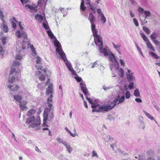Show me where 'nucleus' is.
<instances>
[{
	"label": "nucleus",
	"instance_id": "1",
	"mask_svg": "<svg viewBox=\"0 0 160 160\" xmlns=\"http://www.w3.org/2000/svg\"><path fill=\"white\" fill-rule=\"evenodd\" d=\"M100 52L103 53L105 57L108 56L110 62V68L112 71V77H116L115 72H117L120 78H123L124 71L121 68H119V63L115 58L114 55L111 52L108 48H101V50L99 49Z\"/></svg>",
	"mask_w": 160,
	"mask_h": 160
},
{
	"label": "nucleus",
	"instance_id": "2",
	"mask_svg": "<svg viewBox=\"0 0 160 160\" xmlns=\"http://www.w3.org/2000/svg\"><path fill=\"white\" fill-rule=\"evenodd\" d=\"M88 19L91 24V30L94 37L95 43L96 45L98 46L99 49L100 48L101 49V48L103 47L102 39L101 37L97 34L98 31L94 23L95 17L92 13L89 14Z\"/></svg>",
	"mask_w": 160,
	"mask_h": 160
},
{
	"label": "nucleus",
	"instance_id": "3",
	"mask_svg": "<svg viewBox=\"0 0 160 160\" xmlns=\"http://www.w3.org/2000/svg\"><path fill=\"white\" fill-rule=\"evenodd\" d=\"M23 40L22 43L17 42L15 46L16 49V54L15 58L17 60H21L25 55V50L26 48V44L28 42H24Z\"/></svg>",
	"mask_w": 160,
	"mask_h": 160
},
{
	"label": "nucleus",
	"instance_id": "4",
	"mask_svg": "<svg viewBox=\"0 0 160 160\" xmlns=\"http://www.w3.org/2000/svg\"><path fill=\"white\" fill-rule=\"evenodd\" d=\"M89 95L90 94L88 93H87L86 95H85V96H86V99L88 101L89 103L92 105L91 107L92 109V112H103V111H107L108 108H109V106H105V104L102 105H100L99 104L95 103V102H94L90 98L88 97L89 96Z\"/></svg>",
	"mask_w": 160,
	"mask_h": 160
},
{
	"label": "nucleus",
	"instance_id": "5",
	"mask_svg": "<svg viewBox=\"0 0 160 160\" xmlns=\"http://www.w3.org/2000/svg\"><path fill=\"white\" fill-rule=\"evenodd\" d=\"M48 108H45L43 114L44 123L47 121L48 119L49 121H51L52 120L54 117L53 114V108L51 104H49L48 105Z\"/></svg>",
	"mask_w": 160,
	"mask_h": 160
},
{
	"label": "nucleus",
	"instance_id": "6",
	"mask_svg": "<svg viewBox=\"0 0 160 160\" xmlns=\"http://www.w3.org/2000/svg\"><path fill=\"white\" fill-rule=\"evenodd\" d=\"M27 122L30 124L29 127L35 128L36 130L40 129L39 126L40 125L41 120L39 117H36L35 118L34 116L29 117L27 119Z\"/></svg>",
	"mask_w": 160,
	"mask_h": 160
},
{
	"label": "nucleus",
	"instance_id": "7",
	"mask_svg": "<svg viewBox=\"0 0 160 160\" xmlns=\"http://www.w3.org/2000/svg\"><path fill=\"white\" fill-rule=\"evenodd\" d=\"M19 72V70L17 68H13L12 69L8 79L9 83H12L19 80V78L18 76Z\"/></svg>",
	"mask_w": 160,
	"mask_h": 160
},
{
	"label": "nucleus",
	"instance_id": "8",
	"mask_svg": "<svg viewBox=\"0 0 160 160\" xmlns=\"http://www.w3.org/2000/svg\"><path fill=\"white\" fill-rule=\"evenodd\" d=\"M60 45L59 44V46H58V48L56 49V52L60 55L62 59L65 62L67 68L69 70L72 68V67L71 63L68 60L65 54L63 51L62 48H60Z\"/></svg>",
	"mask_w": 160,
	"mask_h": 160
},
{
	"label": "nucleus",
	"instance_id": "9",
	"mask_svg": "<svg viewBox=\"0 0 160 160\" xmlns=\"http://www.w3.org/2000/svg\"><path fill=\"white\" fill-rule=\"evenodd\" d=\"M20 30H17L15 32V35L17 37L21 39L23 38V40H25L24 42H28V39L27 38V35L26 33L22 31L23 28L22 26V23L19 22L18 24Z\"/></svg>",
	"mask_w": 160,
	"mask_h": 160
},
{
	"label": "nucleus",
	"instance_id": "10",
	"mask_svg": "<svg viewBox=\"0 0 160 160\" xmlns=\"http://www.w3.org/2000/svg\"><path fill=\"white\" fill-rule=\"evenodd\" d=\"M125 100V97L124 96H120L119 95L115 99L114 101L111 103V105H105V106H109V108L107 111V112L112 109L113 108L114 106L117 104H118L119 103H121L124 102Z\"/></svg>",
	"mask_w": 160,
	"mask_h": 160
},
{
	"label": "nucleus",
	"instance_id": "11",
	"mask_svg": "<svg viewBox=\"0 0 160 160\" xmlns=\"http://www.w3.org/2000/svg\"><path fill=\"white\" fill-rule=\"evenodd\" d=\"M47 32L50 38L53 40L54 45L56 48V49L58 48V47L59 46V44L60 45V48H62L60 43L57 40L56 37L54 36L50 29L48 30L47 31Z\"/></svg>",
	"mask_w": 160,
	"mask_h": 160
},
{
	"label": "nucleus",
	"instance_id": "12",
	"mask_svg": "<svg viewBox=\"0 0 160 160\" xmlns=\"http://www.w3.org/2000/svg\"><path fill=\"white\" fill-rule=\"evenodd\" d=\"M41 71H38L36 72V74L37 75H40L38 77V78L41 81H43L46 79V76H47L46 74V70L45 69H42Z\"/></svg>",
	"mask_w": 160,
	"mask_h": 160
},
{
	"label": "nucleus",
	"instance_id": "13",
	"mask_svg": "<svg viewBox=\"0 0 160 160\" xmlns=\"http://www.w3.org/2000/svg\"><path fill=\"white\" fill-rule=\"evenodd\" d=\"M127 72H126L127 78L128 82L134 81H135L134 73L128 68H127Z\"/></svg>",
	"mask_w": 160,
	"mask_h": 160
},
{
	"label": "nucleus",
	"instance_id": "14",
	"mask_svg": "<svg viewBox=\"0 0 160 160\" xmlns=\"http://www.w3.org/2000/svg\"><path fill=\"white\" fill-rule=\"evenodd\" d=\"M25 9L28 11H30L32 12H36L37 10V6L34 3L32 5H25Z\"/></svg>",
	"mask_w": 160,
	"mask_h": 160
},
{
	"label": "nucleus",
	"instance_id": "15",
	"mask_svg": "<svg viewBox=\"0 0 160 160\" xmlns=\"http://www.w3.org/2000/svg\"><path fill=\"white\" fill-rule=\"evenodd\" d=\"M88 7L94 13L96 12L97 5L95 4H90V0H86Z\"/></svg>",
	"mask_w": 160,
	"mask_h": 160
},
{
	"label": "nucleus",
	"instance_id": "16",
	"mask_svg": "<svg viewBox=\"0 0 160 160\" xmlns=\"http://www.w3.org/2000/svg\"><path fill=\"white\" fill-rule=\"evenodd\" d=\"M120 93L123 95L127 99L130 98L131 94L130 92L124 88L122 89L119 92Z\"/></svg>",
	"mask_w": 160,
	"mask_h": 160
},
{
	"label": "nucleus",
	"instance_id": "17",
	"mask_svg": "<svg viewBox=\"0 0 160 160\" xmlns=\"http://www.w3.org/2000/svg\"><path fill=\"white\" fill-rule=\"evenodd\" d=\"M80 87L84 95H86L88 93V91L86 87V84L83 82L80 83Z\"/></svg>",
	"mask_w": 160,
	"mask_h": 160
},
{
	"label": "nucleus",
	"instance_id": "18",
	"mask_svg": "<svg viewBox=\"0 0 160 160\" xmlns=\"http://www.w3.org/2000/svg\"><path fill=\"white\" fill-rule=\"evenodd\" d=\"M27 103V102L25 100L20 101L19 102L20 107L22 111H25L27 110V107L26 106Z\"/></svg>",
	"mask_w": 160,
	"mask_h": 160
},
{
	"label": "nucleus",
	"instance_id": "19",
	"mask_svg": "<svg viewBox=\"0 0 160 160\" xmlns=\"http://www.w3.org/2000/svg\"><path fill=\"white\" fill-rule=\"evenodd\" d=\"M37 64L36 65V68L38 70H41L42 68V67L41 64V58L39 56L37 57Z\"/></svg>",
	"mask_w": 160,
	"mask_h": 160
},
{
	"label": "nucleus",
	"instance_id": "20",
	"mask_svg": "<svg viewBox=\"0 0 160 160\" xmlns=\"http://www.w3.org/2000/svg\"><path fill=\"white\" fill-rule=\"evenodd\" d=\"M2 23V24L1 25V28L4 32L7 33L8 31L7 25L5 21H3Z\"/></svg>",
	"mask_w": 160,
	"mask_h": 160
},
{
	"label": "nucleus",
	"instance_id": "21",
	"mask_svg": "<svg viewBox=\"0 0 160 160\" xmlns=\"http://www.w3.org/2000/svg\"><path fill=\"white\" fill-rule=\"evenodd\" d=\"M53 85L52 84H50L46 90V93L47 94H51L53 93Z\"/></svg>",
	"mask_w": 160,
	"mask_h": 160
},
{
	"label": "nucleus",
	"instance_id": "22",
	"mask_svg": "<svg viewBox=\"0 0 160 160\" xmlns=\"http://www.w3.org/2000/svg\"><path fill=\"white\" fill-rule=\"evenodd\" d=\"M8 87L9 88H10L11 91H17L19 88V87L18 85L16 84L13 85H8Z\"/></svg>",
	"mask_w": 160,
	"mask_h": 160
},
{
	"label": "nucleus",
	"instance_id": "23",
	"mask_svg": "<svg viewBox=\"0 0 160 160\" xmlns=\"http://www.w3.org/2000/svg\"><path fill=\"white\" fill-rule=\"evenodd\" d=\"M81 2L80 6V9L81 12L82 13L84 12L86 9V7L84 6V0H81Z\"/></svg>",
	"mask_w": 160,
	"mask_h": 160
},
{
	"label": "nucleus",
	"instance_id": "24",
	"mask_svg": "<svg viewBox=\"0 0 160 160\" xmlns=\"http://www.w3.org/2000/svg\"><path fill=\"white\" fill-rule=\"evenodd\" d=\"M63 145L65 147L67 150L70 153H71L72 151V148L70 146L69 144H68L67 142H64Z\"/></svg>",
	"mask_w": 160,
	"mask_h": 160
},
{
	"label": "nucleus",
	"instance_id": "25",
	"mask_svg": "<svg viewBox=\"0 0 160 160\" xmlns=\"http://www.w3.org/2000/svg\"><path fill=\"white\" fill-rule=\"evenodd\" d=\"M35 18L39 22L42 23L43 21H45L46 19L43 18L42 16L38 14H37L35 16Z\"/></svg>",
	"mask_w": 160,
	"mask_h": 160
},
{
	"label": "nucleus",
	"instance_id": "26",
	"mask_svg": "<svg viewBox=\"0 0 160 160\" xmlns=\"http://www.w3.org/2000/svg\"><path fill=\"white\" fill-rule=\"evenodd\" d=\"M143 112L148 118H149L151 120H154L156 122V123H157V122L154 119V118L153 116H152L149 113L145 110H143Z\"/></svg>",
	"mask_w": 160,
	"mask_h": 160
},
{
	"label": "nucleus",
	"instance_id": "27",
	"mask_svg": "<svg viewBox=\"0 0 160 160\" xmlns=\"http://www.w3.org/2000/svg\"><path fill=\"white\" fill-rule=\"evenodd\" d=\"M36 111L35 109H32L28 111L27 114V116L29 117H32L35 113Z\"/></svg>",
	"mask_w": 160,
	"mask_h": 160
},
{
	"label": "nucleus",
	"instance_id": "28",
	"mask_svg": "<svg viewBox=\"0 0 160 160\" xmlns=\"http://www.w3.org/2000/svg\"><path fill=\"white\" fill-rule=\"evenodd\" d=\"M146 45L148 48L152 50L154 52L155 51V50L154 48L152 46L149 41H148L146 42Z\"/></svg>",
	"mask_w": 160,
	"mask_h": 160
},
{
	"label": "nucleus",
	"instance_id": "29",
	"mask_svg": "<svg viewBox=\"0 0 160 160\" xmlns=\"http://www.w3.org/2000/svg\"><path fill=\"white\" fill-rule=\"evenodd\" d=\"M47 0H39L38 2V6L41 7L46 4Z\"/></svg>",
	"mask_w": 160,
	"mask_h": 160
},
{
	"label": "nucleus",
	"instance_id": "30",
	"mask_svg": "<svg viewBox=\"0 0 160 160\" xmlns=\"http://www.w3.org/2000/svg\"><path fill=\"white\" fill-rule=\"evenodd\" d=\"M158 37V34L155 32H153L150 35V38L152 41L156 40Z\"/></svg>",
	"mask_w": 160,
	"mask_h": 160
},
{
	"label": "nucleus",
	"instance_id": "31",
	"mask_svg": "<svg viewBox=\"0 0 160 160\" xmlns=\"http://www.w3.org/2000/svg\"><path fill=\"white\" fill-rule=\"evenodd\" d=\"M13 98L14 99L18 102H20L22 99V97L21 96L18 95H13Z\"/></svg>",
	"mask_w": 160,
	"mask_h": 160
},
{
	"label": "nucleus",
	"instance_id": "32",
	"mask_svg": "<svg viewBox=\"0 0 160 160\" xmlns=\"http://www.w3.org/2000/svg\"><path fill=\"white\" fill-rule=\"evenodd\" d=\"M42 23V25L44 28L46 30H49L50 29L49 27L48 24V22L45 20V21H43Z\"/></svg>",
	"mask_w": 160,
	"mask_h": 160
},
{
	"label": "nucleus",
	"instance_id": "33",
	"mask_svg": "<svg viewBox=\"0 0 160 160\" xmlns=\"http://www.w3.org/2000/svg\"><path fill=\"white\" fill-rule=\"evenodd\" d=\"M138 11L139 13L140 16H141L144 13V9L140 7H138Z\"/></svg>",
	"mask_w": 160,
	"mask_h": 160
},
{
	"label": "nucleus",
	"instance_id": "34",
	"mask_svg": "<svg viewBox=\"0 0 160 160\" xmlns=\"http://www.w3.org/2000/svg\"><path fill=\"white\" fill-rule=\"evenodd\" d=\"M113 46L114 48L116 49L118 51V53L120 54V45L118 44L115 45L114 43H113Z\"/></svg>",
	"mask_w": 160,
	"mask_h": 160
},
{
	"label": "nucleus",
	"instance_id": "35",
	"mask_svg": "<svg viewBox=\"0 0 160 160\" xmlns=\"http://www.w3.org/2000/svg\"><path fill=\"white\" fill-rule=\"evenodd\" d=\"M99 17H101V22L103 24L104 23L106 22V18L104 14H102V16Z\"/></svg>",
	"mask_w": 160,
	"mask_h": 160
},
{
	"label": "nucleus",
	"instance_id": "36",
	"mask_svg": "<svg viewBox=\"0 0 160 160\" xmlns=\"http://www.w3.org/2000/svg\"><path fill=\"white\" fill-rule=\"evenodd\" d=\"M7 36H4L1 38V41L3 45H5L6 43V41L7 39Z\"/></svg>",
	"mask_w": 160,
	"mask_h": 160
},
{
	"label": "nucleus",
	"instance_id": "37",
	"mask_svg": "<svg viewBox=\"0 0 160 160\" xmlns=\"http://www.w3.org/2000/svg\"><path fill=\"white\" fill-rule=\"evenodd\" d=\"M134 96L136 97H139V96H140V94L139 91V90L138 89H136L135 90L134 92Z\"/></svg>",
	"mask_w": 160,
	"mask_h": 160
},
{
	"label": "nucleus",
	"instance_id": "38",
	"mask_svg": "<svg viewBox=\"0 0 160 160\" xmlns=\"http://www.w3.org/2000/svg\"><path fill=\"white\" fill-rule=\"evenodd\" d=\"M144 13L145 15L144 17L145 19L147 17L150 16L151 15V13L148 11H144Z\"/></svg>",
	"mask_w": 160,
	"mask_h": 160
},
{
	"label": "nucleus",
	"instance_id": "39",
	"mask_svg": "<svg viewBox=\"0 0 160 160\" xmlns=\"http://www.w3.org/2000/svg\"><path fill=\"white\" fill-rule=\"evenodd\" d=\"M149 54L151 55L152 57L156 59H158L159 58V57L157 54L153 52H150Z\"/></svg>",
	"mask_w": 160,
	"mask_h": 160
},
{
	"label": "nucleus",
	"instance_id": "40",
	"mask_svg": "<svg viewBox=\"0 0 160 160\" xmlns=\"http://www.w3.org/2000/svg\"><path fill=\"white\" fill-rule=\"evenodd\" d=\"M141 36L143 39L147 42L148 41H149L148 38L145 36V35L143 33H141Z\"/></svg>",
	"mask_w": 160,
	"mask_h": 160
},
{
	"label": "nucleus",
	"instance_id": "41",
	"mask_svg": "<svg viewBox=\"0 0 160 160\" xmlns=\"http://www.w3.org/2000/svg\"><path fill=\"white\" fill-rule=\"evenodd\" d=\"M142 29L147 34H149L150 33V31L148 28L145 27H143Z\"/></svg>",
	"mask_w": 160,
	"mask_h": 160
},
{
	"label": "nucleus",
	"instance_id": "42",
	"mask_svg": "<svg viewBox=\"0 0 160 160\" xmlns=\"http://www.w3.org/2000/svg\"><path fill=\"white\" fill-rule=\"evenodd\" d=\"M146 158L143 154L139 155L138 156V160H146Z\"/></svg>",
	"mask_w": 160,
	"mask_h": 160
},
{
	"label": "nucleus",
	"instance_id": "43",
	"mask_svg": "<svg viewBox=\"0 0 160 160\" xmlns=\"http://www.w3.org/2000/svg\"><path fill=\"white\" fill-rule=\"evenodd\" d=\"M92 157H96L97 158H98V154L96 151L93 150L92 152Z\"/></svg>",
	"mask_w": 160,
	"mask_h": 160
},
{
	"label": "nucleus",
	"instance_id": "44",
	"mask_svg": "<svg viewBox=\"0 0 160 160\" xmlns=\"http://www.w3.org/2000/svg\"><path fill=\"white\" fill-rule=\"evenodd\" d=\"M147 154L149 156H152L154 154V152L152 150H149L147 152Z\"/></svg>",
	"mask_w": 160,
	"mask_h": 160
},
{
	"label": "nucleus",
	"instance_id": "45",
	"mask_svg": "<svg viewBox=\"0 0 160 160\" xmlns=\"http://www.w3.org/2000/svg\"><path fill=\"white\" fill-rule=\"evenodd\" d=\"M99 61H97L93 63L92 64H91L92 66L91 67V68H93L94 67H97L98 65V62Z\"/></svg>",
	"mask_w": 160,
	"mask_h": 160
},
{
	"label": "nucleus",
	"instance_id": "46",
	"mask_svg": "<svg viewBox=\"0 0 160 160\" xmlns=\"http://www.w3.org/2000/svg\"><path fill=\"white\" fill-rule=\"evenodd\" d=\"M4 53V51L3 49L2 44H0V55L2 56Z\"/></svg>",
	"mask_w": 160,
	"mask_h": 160
},
{
	"label": "nucleus",
	"instance_id": "47",
	"mask_svg": "<svg viewBox=\"0 0 160 160\" xmlns=\"http://www.w3.org/2000/svg\"><path fill=\"white\" fill-rule=\"evenodd\" d=\"M57 141L60 143H62L63 145L64 142H66L65 141H63V140L60 137H58L56 138Z\"/></svg>",
	"mask_w": 160,
	"mask_h": 160
},
{
	"label": "nucleus",
	"instance_id": "48",
	"mask_svg": "<svg viewBox=\"0 0 160 160\" xmlns=\"http://www.w3.org/2000/svg\"><path fill=\"white\" fill-rule=\"evenodd\" d=\"M52 94H51L50 95V96L48 98V106L49 105V104H51L50 103V102H52Z\"/></svg>",
	"mask_w": 160,
	"mask_h": 160
},
{
	"label": "nucleus",
	"instance_id": "49",
	"mask_svg": "<svg viewBox=\"0 0 160 160\" xmlns=\"http://www.w3.org/2000/svg\"><path fill=\"white\" fill-rule=\"evenodd\" d=\"M31 49L32 50V55L35 56L36 54V52L35 50V49L33 45H32L30 47Z\"/></svg>",
	"mask_w": 160,
	"mask_h": 160
},
{
	"label": "nucleus",
	"instance_id": "50",
	"mask_svg": "<svg viewBox=\"0 0 160 160\" xmlns=\"http://www.w3.org/2000/svg\"><path fill=\"white\" fill-rule=\"evenodd\" d=\"M38 88L40 89H43L44 88V86L42 85V83H39L38 84Z\"/></svg>",
	"mask_w": 160,
	"mask_h": 160
},
{
	"label": "nucleus",
	"instance_id": "51",
	"mask_svg": "<svg viewBox=\"0 0 160 160\" xmlns=\"http://www.w3.org/2000/svg\"><path fill=\"white\" fill-rule=\"evenodd\" d=\"M21 64V63L17 61H14L13 62V65L15 66H19Z\"/></svg>",
	"mask_w": 160,
	"mask_h": 160
},
{
	"label": "nucleus",
	"instance_id": "52",
	"mask_svg": "<svg viewBox=\"0 0 160 160\" xmlns=\"http://www.w3.org/2000/svg\"><path fill=\"white\" fill-rule=\"evenodd\" d=\"M133 22L136 27H138L139 24L137 20L135 18H133Z\"/></svg>",
	"mask_w": 160,
	"mask_h": 160
},
{
	"label": "nucleus",
	"instance_id": "53",
	"mask_svg": "<svg viewBox=\"0 0 160 160\" xmlns=\"http://www.w3.org/2000/svg\"><path fill=\"white\" fill-rule=\"evenodd\" d=\"M69 71L72 72V75L76 76H78V75L77 74L76 72V71L74 70L73 68H71V69Z\"/></svg>",
	"mask_w": 160,
	"mask_h": 160
},
{
	"label": "nucleus",
	"instance_id": "54",
	"mask_svg": "<svg viewBox=\"0 0 160 160\" xmlns=\"http://www.w3.org/2000/svg\"><path fill=\"white\" fill-rule=\"evenodd\" d=\"M107 139L108 140V142H111V143L112 142L113 139L112 138H111L109 135H107Z\"/></svg>",
	"mask_w": 160,
	"mask_h": 160
},
{
	"label": "nucleus",
	"instance_id": "55",
	"mask_svg": "<svg viewBox=\"0 0 160 160\" xmlns=\"http://www.w3.org/2000/svg\"><path fill=\"white\" fill-rule=\"evenodd\" d=\"M97 12L98 15V17L102 16V14H103L102 13V12L101 11V9H98L97 10Z\"/></svg>",
	"mask_w": 160,
	"mask_h": 160
},
{
	"label": "nucleus",
	"instance_id": "56",
	"mask_svg": "<svg viewBox=\"0 0 160 160\" xmlns=\"http://www.w3.org/2000/svg\"><path fill=\"white\" fill-rule=\"evenodd\" d=\"M153 42L157 46L160 48V42L158 40H156L153 41Z\"/></svg>",
	"mask_w": 160,
	"mask_h": 160
},
{
	"label": "nucleus",
	"instance_id": "57",
	"mask_svg": "<svg viewBox=\"0 0 160 160\" xmlns=\"http://www.w3.org/2000/svg\"><path fill=\"white\" fill-rule=\"evenodd\" d=\"M133 85L134 84L133 82H130V83L129 84L128 86V88L130 90L132 89L133 88Z\"/></svg>",
	"mask_w": 160,
	"mask_h": 160
},
{
	"label": "nucleus",
	"instance_id": "58",
	"mask_svg": "<svg viewBox=\"0 0 160 160\" xmlns=\"http://www.w3.org/2000/svg\"><path fill=\"white\" fill-rule=\"evenodd\" d=\"M78 77H75L74 78L76 79V80L78 82H80L82 80V78H81L78 77V76H77Z\"/></svg>",
	"mask_w": 160,
	"mask_h": 160
},
{
	"label": "nucleus",
	"instance_id": "59",
	"mask_svg": "<svg viewBox=\"0 0 160 160\" xmlns=\"http://www.w3.org/2000/svg\"><path fill=\"white\" fill-rule=\"evenodd\" d=\"M4 18V16L3 15V14L2 12L0 11V18L2 19V21L3 22L4 21L3 18Z\"/></svg>",
	"mask_w": 160,
	"mask_h": 160
},
{
	"label": "nucleus",
	"instance_id": "60",
	"mask_svg": "<svg viewBox=\"0 0 160 160\" xmlns=\"http://www.w3.org/2000/svg\"><path fill=\"white\" fill-rule=\"evenodd\" d=\"M60 10L62 12L63 14V16L64 17L66 15L65 12V10L64 8H60Z\"/></svg>",
	"mask_w": 160,
	"mask_h": 160
},
{
	"label": "nucleus",
	"instance_id": "61",
	"mask_svg": "<svg viewBox=\"0 0 160 160\" xmlns=\"http://www.w3.org/2000/svg\"><path fill=\"white\" fill-rule=\"evenodd\" d=\"M120 62L121 64L123 66H124L125 65V63L123 62V60H122V59H120Z\"/></svg>",
	"mask_w": 160,
	"mask_h": 160
},
{
	"label": "nucleus",
	"instance_id": "62",
	"mask_svg": "<svg viewBox=\"0 0 160 160\" xmlns=\"http://www.w3.org/2000/svg\"><path fill=\"white\" fill-rule=\"evenodd\" d=\"M135 101L138 103H141L142 102V100L141 99L139 98H137L135 99Z\"/></svg>",
	"mask_w": 160,
	"mask_h": 160
},
{
	"label": "nucleus",
	"instance_id": "63",
	"mask_svg": "<svg viewBox=\"0 0 160 160\" xmlns=\"http://www.w3.org/2000/svg\"><path fill=\"white\" fill-rule=\"evenodd\" d=\"M12 27L14 28H15L16 27V23L13 21L12 22Z\"/></svg>",
	"mask_w": 160,
	"mask_h": 160
},
{
	"label": "nucleus",
	"instance_id": "64",
	"mask_svg": "<svg viewBox=\"0 0 160 160\" xmlns=\"http://www.w3.org/2000/svg\"><path fill=\"white\" fill-rule=\"evenodd\" d=\"M129 13L130 15L132 18L135 17V14L132 12L131 10L129 11Z\"/></svg>",
	"mask_w": 160,
	"mask_h": 160
}]
</instances>
